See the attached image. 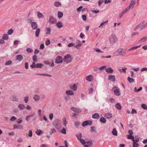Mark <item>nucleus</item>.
<instances>
[{
    "label": "nucleus",
    "mask_w": 147,
    "mask_h": 147,
    "mask_svg": "<svg viewBox=\"0 0 147 147\" xmlns=\"http://www.w3.org/2000/svg\"><path fill=\"white\" fill-rule=\"evenodd\" d=\"M126 49L119 48L114 53V55L118 56L119 55L124 56L126 54Z\"/></svg>",
    "instance_id": "f257e3e1"
},
{
    "label": "nucleus",
    "mask_w": 147,
    "mask_h": 147,
    "mask_svg": "<svg viewBox=\"0 0 147 147\" xmlns=\"http://www.w3.org/2000/svg\"><path fill=\"white\" fill-rule=\"evenodd\" d=\"M117 39V37L114 34H111L109 37V41L113 45L115 44Z\"/></svg>",
    "instance_id": "f03ea898"
},
{
    "label": "nucleus",
    "mask_w": 147,
    "mask_h": 147,
    "mask_svg": "<svg viewBox=\"0 0 147 147\" xmlns=\"http://www.w3.org/2000/svg\"><path fill=\"white\" fill-rule=\"evenodd\" d=\"M61 121L58 119H55L53 123V125L57 129H59L61 127Z\"/></svg>",
    "instance_id": "7ed1b4c3"
},
{
    "label": "nucleus",
    "mask_w": 147,
    "mask_h": 147,
    "mask_svg": "<svg viewBox=\"0 0 147 147\" xmlns=\"http://www.w3.org/2000/svg\"><path fill=\"white\" fill-rule=\"evenodd\" d=\"M63 61L66 63L71 62L72 61V58L70 54H67L65 55L63 59Z\"/></svg>",
    "instance_id": "20e7f679"
},
{
    "label": "nucleus",
    "mask_w": 147,
    "mask_h": 147,
    "mask_svg": "<svg viewBox=\"0 0 147 147\" xmlns=\"http://www.w3.org/2000/svg\"><path fill=\"white\" fill-rule=\"evenodd\" d=\"M63 61L62 58L60 56H58L55 59V62L56 64H59L62 63Z\"/></svg>",
    "instance_id": "39448f33"
},
{
    "label": "nucleus",
    "mask_w": 147,
    "mask_h": 147,
    "mask_svg": "<svg viewBox=\"0 0 147 147\" xmlns=\"http://www.w3.org/2000/svg\"><path fill=\"white\" fill-rule=\"evenodd\" d=\"M113 90H114V92L115 95L119 96L120 95V93L119 89L117 87L115 86L113 87Z\"/></svg>",
    "instance_id": "423d86ee"
},
{
    "label": "nucleus",
    "mask_w": 147,
    "mask_h": 147,
    "mask_svg": "<svg viewBox=\"0 0 147 147\" xmlns=\"http://www.w3.org/2000/svg\"><path fill=\"white\" fill-rule=\"evenodd\" d=\"M31 27L32 28L33 30H36V29H38V25L36 22H31Z\"/></svg>",
    "instance_id": "0eeeda50"
},
{
    "label": "nucleus",
    "mask_w": 147,
    "mask_h": 147,
    "mask_svg": "<svg viewBox=\"0 0 147 147\" xmlns=\"http://www.w3.org/2000/svg\"><path fill=\"white\" fill-rule=\"evenodd\" d=\"M49 21L50 23L52 24H55L56 23V19L51 16L50 17Z\"/></svg>",
    "instance_id": "6e6552de"
},
{
    "label": "nucleus",
    "mask_w": 147,
    "mask_h": 147,
    "mask_svg": "<svg viewBox=\"0 0 147 147\" xmlns=\"http://www.w3.org/2000/svg\"><path fill=\"white\" fill-rule=\"evenodd\" d=\"M92 123V121H85L82 122V125L83 127H85L87 125H90Z\"/></svg>",
    "instance_id": "1a4fd4ad"
},
{
    "label": "nucleus",
    "mask_w": 147,
    "mask_h": 147,
    "mask_svg": "<svg viewBox=\"0 0 147 147\" xmlns=\"http://www.w3.org/2000/svg\"><path fill=\"white\" fill-rule=\"evenodd\" d=\"M108 78L109 80L112 82H114L115 80V77L114 75H109Z\"/></svg>",
    "instance_id": "9d476101"
},
{
    "label": "nucleus",
    "mask_w": 147,
    "mask_h": 147,
    "mask_svg": "<svg viewBox=\"0 0 147 147\" xmlns=\"http://www.w3.org/2000/svg\"><path fill=\"white\" fill-rule=\"evenodd\" d=\"M136 3V1L135 0H132L130 3L129 6H128L130 9H133Z\"/></svg>",
    "instance_id": "9b49d317"
},
{
    "label": "nucleus",
    "mask_w": 147,
    "mask_h": 147,
    "mask_svg": "<svg viewBox=\"0 0 147 147\" xmlns=\"http://www.w3.org/2000/svg\"><path fill=\"white\" fill-rule=\"evenodd\" d=\"M65 93L67 95L69 96L73 95L74 94V92L71 90H67L66 91Z\"/></svg>",
    "instance_id": "f8f14e48"
},
{
    "label": "nucleus",
    "mask_w": 147,
    "mask_h": 147,
    "mask_svg": "<svg viewBox=\"0 0 147 147\" xmlns=\"http://www.w3.org/2000/svg\"><path fill=\"white\" fill-rule=\"evenodd\" d=\"M33 99L35 101H38L40 99V97L38 95L36 94L34 96Z\"/></svg>",
    "instance_id": "ddd939ff"
},
{
    "label": "nucleus",
    "mask_w": 147,
    "mask_h": 147,
    "mask_svg": "<svg viewBox=\"0 0 147 147\" xmlns=\"http://www.w3.org/2000/svg\"><path fill=\"white\" fill-rule=\"evenodd\" d=\"M145 22L144 21H143L140 22L136 27L135 28L134 30H136L138 29L140 27H143V25L144 24V22Z\"/></svg>",
    "instance_id": "4468645a"
},
{
    "label": "nucleus",
    "mask_w": 147,
    "mask_h": 147,
    "mask_svg": "<svg viewBox=\"0 0 147 147\" xmlns=\"http://www.w3.org/2000/svg\"><path fill=\"white\" fill-rule=\"evenodd\" d=\"M76 45L75 46V47L76 48H78V46L80 47L82 45L81 41L79 40H77L76 41Z\"/></svg>",
    "instance_id": "2eb2a0df"
},
{
    "label": "nucleus",
    "mask_w": 147,
    "mask_h": 147,
    "mask_svg": "<svg viewBox=\"0 0 147 147\" xmlns=\"http://www.w3.org/2000/svg\"><path fill=\"white\" fill-rule=\"evenodd\" d=\"M71 110L76 113H80L81 112V110L79 109H77L74 107H71Z\"/></svg>",
    "instance_id": "dca6fc26"
},
{
    "label": "nucleus",
    "mask_w": 147,
    "mask_h": 147,
    "mask_svg": "<svg viewBox=\"0 0 147 147\" xmlns=\"http://www.w3.org/2000/svg\"><path fill=\"white\" fill-rule=\"evenodd\" d=\"M86 79L88 81L91 82L93 80V76L92 75H88L86 77Z\"/></svg>",
    "instance_id": "f3484780"
},
{
    "label": "nucleus",
    "mask_w": 147,
    "mask_h": 147,
    "mask_svg": "<svg viewBox=\"0 0 147 147\" xmlns=\"http://www.w3.org/2000/svg\"><path fill=\"white\" fill-rule=\"evenodd\" d=\"M104 116L106 118L109 119L112 117V115L111 113H107L105 114Z\"/></svg>",
    "instance_id": "a211bd4d"
},
{
    "label": "nucleus",
    "mask_w": 147,
    "mask_h": 147,
    "mask_svg": "<svg viewBox=\"0 0 147 147\" xmlns=\"http://www.w3.org/2000/svg\"><path fill=\"white\" fill-rule=\"evenodd\" d=\"M70 88L74 91H76L77 90V86L76 84H74L73 85H70Z\"/></svg>",
    "instance_id": "6ab92c4d"
},
{
    "label": "nucleus",
    "mask_w": 147,
    "mask_h": 147,
    "mask_svg": "<svg viewBox=\"0 0 147 147\" xmlns=\"http://www.w3.org/2000/svg\"><path fill=\"white\" fill-rule=\"evenodd\" d=\"M11 100L13 101H18V99L16 96L13 95L11 97Z\"/></svg>",
    "instance_id": "aec40b11"
},
{
    "label": "nucleus",
    "mask_w": 147,
    "mask_h": 147,
    "mask_svg": "<svg viewBox=\"0 0 147 147\" xmlns=\"http://www.w3.org/2000/svg\"><path fill=\"white\" fill-rule=\"evenodd\" d=\"M92 118L94 119H98L100 117L99 114L97 113H95L92 115Z\"/></svg>",
    "instance_id": "412c9836"
},
{
    "label": "nucleus",
    "mask_w": 147,
    "mask_h": 147,
    "mask_svg": "<svg viewBox=\"0 0 147 147\" xmlns=\"http://www.w3.org/2000/svg\"><path fill=\"white\" fill-rule=\"evenodd\" d=\"M16 59L17 60L21 61L23 59V57L22 55H18L16 56Z\"/></svg>",
    "instance_id": "4be33fe9"
},
{
    "label": "nucleus",
    "mask_w": 147,
    "mask_h": 147,
    "mask_svg": "<svg viewBox=\"0 0 147 147\" xmlns=\"http://www.w3.org/2000/svg\"><path fill=\"white\" fill-rule=\"evenodd\" d=\"M36 75H39V76H48V77H51L52 76L51 75L49 74H46V73H45V74L37 73L36 74Z\"/></svg>",
    "instance_id": "5701e85b"
},
{
    "label": "nucleus",
    "mask_w": 147,
    "mask_h": 147,
    "mask_svg": "<svg viewBox=\"0 0 147 147\" xmlns=\"http://www.w3.org/2000/svg\"><path fill=\"white\" fill-rule=\"evenodd\" d=\"M14 129H22L23 127L20 125H16V124H14L13 125Z\"/></svg>",
    "instance_id": "b1692460"
},
{
    "label": "nucleus",
    "mask_w": 147,
    "mask_h": 147,
    "mask_svg": "<svg viewBox=\"0 0 147 147\" xmlns=\"http://www.w3.org/2000/svg\"><path fill=\"white\" fill-rule=\"evenodd\" d=\"M40 31V28H39L36 29V31H35V36L36 37H38L39 36Z\"/></svg>",
    "instance_id": "393cba45"
},
{
    "label": "nucleus",
    "mask_w": 147,
    "mask_h": 147,
    "mask_svg": "<svg viewBox=\"0 0 147 147\" xmlns=\"http://www.w3.org/2000/svg\"><path fill=\"white\" fill-rule=\"evenodd\" d=\"M105 70L107 72L109 73H111L113 71V70L110 67L106 69Z\"/></svg>",
    "instance_id": "a878e982"
},
{
    "label": "nucleus",
    "mask_w": 147,
    "mask_h": 147,
    "mask_svg": "<svg viewBox=\"0 0 147 147\" xmlns=\"http://www.w3.org/2000/svg\"><path fill=\"white\" fill-rule=\"evenodd\" d=\"M18 107L21 110H24L26 108L25 106L24 105L21 104H19Z\"/></svg>",
    "instance_id": "bb28decb"
},
{
    "label": "nucleus",
    "mask_w": 147,
    "mask_h": 147,
    "mask_svg": "<svg viewBox=\"0 0 147 147\" xmlns=\"http://www.w3.org/2000/svg\"><path fill=\"white\" fill-rule=\"evenodd\" d=\"M37 16L39 18H41L44 17L43 15L39 11L37 12Z\"/></svg>",
    "instance_id": "cd10ccee"
},
{
    "label": "nucleus",
    "mask_w": 147,
    "mask_h": 147,
    "mask_svg": "<svg viewBox=\"0 0 147 147\" xmlns=\"http://www.w3.org/2000/svg\"><path fill=\"white\" fill-rule=\"evenodd\" d=\"M100 121L102 123H105L106 122L107 120L104 117H102L100 118Z\"/></svg>",
    "instance_id": "c85d7f7f"
},
{
    "label": "nucleus",
    "mask_w": 147,
    "mask_h": 147,
    "mask_svg": "<svg viewBox=\"0 0 147 147\" xmlns=\"http://www.w3.org/2000/svg\"><path fill=\"white\" fill-rule=\"evenodd\" d=\"M57 26L59 28H60L63 27V25L61 23L60 21L59 22L56 24Z\"/></svg>",
    "instance_id": "c756f323"
},
{
    "label": "nucleus",
    "mask_w": 147,
    "mask_h": 147,
    "mask_svg": "<svg viewBox=\"0 0 147 147\" xmlns=\"http://www.w3.org/2000/svg\"><path fill=\"white\" fill-rule=\"evenodd\" d=\"M139 138L138 137H135V139L134 138V139L132 140V141L133 142L136 143H137L138 142H139Z\"/></svg>",
    "instance_id": "7c9ffc66"
},
{
    "label": "nucleus",
    "mask_w": 147,
    "mask_h": 147,
    "mask_svg": "<svg viewBox=\"0 0 147 147\" xmlns=\"http://www.w3.org/2000/svg\"><path fill=\"white\" fill-rule=\"evenodd\" d=\"M46 34L47 35L49 34L51 32V29L49 28H47L46 29Z\"/></svg>",
    "instance_id": "2f4dec72"
},
{
    "label": "nucleus",
    "mask_w": 147,
    "mask_h": 147,
    "mask_svg": "<svg viewBox=\"0 0 147 147\" xmlns=\"http://www.w3.org/2000/svg\"><path fill=\"white\" fill-rule=\"evenodd\" d=\"M62 120L63 122V124L64 126H65L67 123V122L66 120V117H64Z\"/></svg>",
    "instance_id": "473e14b6"
},
{
    "label": "nucleus",
    "mask_w": 147,
    "mask_h": 147,
    "mask_svg": "<svg viewBox=\"0 0 147 147\" xmlns=\"http://www.w3.org/2000/svg\"><path fill=\"white\" fill-rule=\"evenodd\" d=\"M116 108L118 110H121V106L119 103H116L115 105Z\"/></svg>",
    "instance_id": "72a5a7b5"
},
{
    "label": "nucleus",
    "mask_w": 147,
    "mask_h": 147,
    "mask_svg": "<svg viewBox=\"0 0 147 147\" xmlns=\"http://www.w3.org/2000/svg\"><path fill=\"white\" fill-rule=\"evenodd\" d=\"M94 49L96 52H98V53H103V51H102L100 49H99L95 48H94Z\"/></svg>",
    "instance_id": "f704fd0d"
},
{
    "label": "nucleus",
    "mask_w": 147,
    "mask_h": 147,
    "mask_svg": "<svg viewBox=\"0 0 147 147\" xmlns=\"http://www.w3.org/2000/svg\"><path fill=\"white\" fill-rule=\"evenodd\" d=\"M54 5L56 7H59L61 6V4L59 2L56 1L54 3Z\"/></svg>",
    "instance_id": "c9c22d12"
},
{
    "label": "nucleus",
    "mask_w": 147,
    "mask_h": 147,
    "mask_svg": "<svg viewBox=\"0 0 147 147\" xmlns=\"http://www.w3.org/2000/svg\"><path fill=\"white\" fill-rule=\"evenodd\" d=\"M43 66V65L42 63H37L36 64V67L37 68H41Z\"/></svg>",
    "instance_id": "e433bc0d"
},
{
    "label": "nucleus",
    "mask_w": 147,
    "mask_h": 147,
    "mask_svg": "<svg viewBox=\"0 0 147 147\" xmlns=\"http://www.w3.org/2000/svg\"><path fill=\"white\" fill-rule=\"evenodd\" d=\"M142 87H140L138 89H137V88L136 87L134 88V92H138L141 91V90H142Z\"/></svg>",
    "instance_id": "4c0bfd02"
},
{
    "label": "nucleus",
    "mask_w": 147,
    "mask_h": 147,
    "mask_svg": "<svg viewBox=\"0 0 147 147\" xmlns=\"http://www.w3.org/2000/svg\"><path fill=\"white\" fill-rule=\"evenodd\" d=\"M127 80L130 83H133L134 82V80L133 78H130L129 77L127 78Z\"/></svg>",
    "instance_id": "58836bf2"
},
{
    "label": "nucleus",
    "mask_w": 147,
    "mask_h": 147,
    "mask_svg": "<svg viewBox=\"0 0 147 147\" xmlns=\"http://www.w3.org/2000/svg\"><path fill=\"white\" fill-rule=\"evenodd\" d=\"M76 136L77 137L78 139L80 140L81 139L82 137V134L81 133L77 134L76 135Z\"/></svg>",
    "instance_id": "ea45409f"
},
{
    "label": "nucleus",
    "mask_w": 147,
    "mask_h": 147,
    "mask_svg": "<svg viewBox=\"0 0 147 147\" xmlns=\"http://www.w3.org/2000/svg\"><path fill=\"white\" fill-rule=\"evenodd\" d=\"M112 133L115 136L117 135V132L116 131L115 128H114L112 131Z\"/></svg>",
    "instance_id": "a19ab883"
},
{
    "label": "nucleus",
    "mask_w": 147,
    "mask_h": 147,
    "mask_svg": "<svg viewBox=\"0 0 147 147\" xmlns=\"http://www.w3.org/2000/svg\"><path fill=\"white\" fill-rule=\"evenodd\" d=\"M2 38L3 40H7L8 38V36L7 34H4Z\"/></svg>",
    "instance_id": "79ce46f5"
},
{
    "label": "nucleus",
    "mask_w": 147,
    "mask_h": 147,
    "mask_svg": "<svg viewBox=\"0 0 147 147\" xmlns=\"http://www.w3.org/2000/svg\"><path fill=\"white\" fill-rule=\"evenodd\" d=\"M147 40V37L145 36V37H144L142 38H141L140 40V42H142L145 41Z\"/></svg>",
    "instance_id": "37998d69"
},
{
    "label": "nucleus",
    "mask_w": 147,
    "mask_h": 147,
    "mask_svg": "<svg viewBox=\"0 0 147 147\" xmlns=\"http://www.w3.org/2000/svg\"><path fill=\"white\" fill-rule=\"evenodd\" d=\"M29 100V97L28 96H26L24 98V100L26 103H27Z\"/></svg>",
    "instance_id": "c03bdc74"
},
{
    "label": "nucleus",
    "mask_w": 147,
    "mask_h": 147,
    "mask_svg": "<svg viewBox=\"0 0 147 147\" xmlns=\"http://www.w3.org/2000/svg\"><path fill=\"white\" fill-rule=\"evenodd\" d=\"M140 45L139 46H135L134 47H132L131 48H130L129 50L128 51H129L130 50H134V49H136L140 47Z\"/></svg>",
    "instance_id": "a18cd8bd"
},
{
    "label": "nucleus",
    "mask_w": 147,
    "mask_h": 147,
    "mask_svg": "<svg viewBox=\"0 0 147 147\" xmlns=\"http://www.w3.org/2000/svg\"><path fill=\"white\" fill-rule=\"evenodd\" d=\"M13 32V30L12 29H9L7 32V34L8 35H11Z\"/></svg>",
    "instance_id": "49530a36"
},
{
    "label": "nucleus",
    "mask_w": 147,
    "mask_h": 147,
    "mask_svg": "<svg viewBox=\"0 0 147 147\" xmlns=\"http://www.w3.org/2000/svg\"><path fill=\"white\" fill-rule=\"evenodd\" d=\"M63 16V13L62 12L59 11L58 13V17L59 18H61Z\"/></svg>",
    "instance_id": "de8ad7c7"
},
{
    "label": "nucleus",
    "mask_w": 147,
    "mask_h": 147,
    "mask_svg": "<svg viewBox=\"0 0 147 147\" xmlns=\"http://www.w3.org/2000/svg\"><path fill=\"white\" fill-rule=\"evenodd\" d=\"M141 107L144 109H147V106L145 104H142L141 105Z\"/></svg>",
    "instance_id": "09e8293b"
},
{
    "label": "nucleus",
    "mask_w": 147,
    "mask_h": 147,
    "mask_svg": "<svg viewBox=\"0 0 147 147\" xmlns=\"http://www.w3.org/2000/svg\"><path fill=\"white\" fill-rule=\"evenodd\" d=\"M32 59L33 61H34L36 62L37 61V56L36 55H34L32 57Z\"/></svg>",
    "instance_id": "8fccbe9b"
},
{
    "label": "nucleus",
    "mask_w": 147,
    "mask_h": 147,
    "mask_svg": "<svg viewBox=\"0 0 147 147\" xmlns=\"http://www.w3.org/2000/svg\"><path fill=\"white\" fill-rule=\"evenodd\" d=\"M130 9V8L129 7H128L125 9L123 11L125 13H127V11H128Z\"/></svg>",
    "instance_id": "3c124183"
},
{
    "label": "nucleus",
    "mask_w": 147,
    "mask_h": 147,
    "mask_svg": "<svg viewBox=\"0 0 147 147\" xmlns=\"http://www.w3.org/2000/svg\"><path fill=\"white\" fill-rule=\"evenodd\" d=\"M36 134L38 135H40L42 133V131L40 130L37 129L36 131Z\"/></svg>",
    "instance_id": "603ef678"
},
{
    "label": "nucleus",
    "mask_w": 147,
    "mask_h": 147,
    "mask_svg": "<svg viewBox=\"0 0 147 147\" xmlns=\"http://www.w3.org/2000/svg\"><path fill=\"white\" fill-rule=\"evenodd\" d=\"M61 133L63 134H66V131L64 127L62 129L61 131Z\"/></svg>",
    "instance_id": "864d4df0"
},
{
    "label": "nucleus",
    "mask_w": 147,
    "mask_h": 147,
    "mask_svg": "<svg viewBox=\"0 0 147 147\" xmlns=\"http://www.w3.org/2000/svg\"><path fill=\"white\" fill-rule=\"evenodd\" d=\"M127 69L126 68H122L121 69H119V71L120 72H123L124 73H125L126 72V70Z\"/></svg>",
    "instance_id": "5fc2aeb1"
},
{
    "label": "nucleus",
    "mask_w": 147,
    "mask_h": 147,
    "mask_svg": "<svg viewBox=\"0 0 147 147\" xmlns=\"http://www.w3.org/2000/svg\"><path fill=\"white\" fill-rule=\"evenodd\" d=\"M26 51L28 53H32L33 52V50L31 49L28 48L26 49Z\"/></svg>",
    "instance_id": "6e6d98bb"
},
{
    "label": "nucleus",
    "mask_w": 147,
    "mask_h": 147,
    "mask_svg": "<svg viewBox=\"0 0 147 147\" xmlns=\"http://www.w3.org/2000/svg\"><path fill=\"white\" fill-rule=\"evenodd\" d=\"M35 62L34 61L32 63V65H30L31 67L32 68H34L36 67V64H35Z\"/></svg>",
    "instance_id": "4d7b16f0"
},
{
    "label": "nucleus",
    "mask_w": 147,
    "mask_h": 147,
    "mask_svg": "<svg viewBox=\"0 0 147 147\" xmlns=\"http://www.w3.org/2000/svg\"><path fill=\"white\" fill-rule=\"evenodd\" d=\"M108 22V20H107V21H106L105 22H102L100 24V26H99L98 27L100 28V27L102 26L104 24H107Z\"/></svg>",
    "instance_id": "13d9d810"
},
{
    "label": "nucleus",
    "mask_w": 147,
    "mask_h": 147,
    "mask_svg": "<svg viewBox=\"0 0 147 147\" xmlns=\"http://www.w3.org/2000/svg\"><path fill=\"white\" fill-rule=\"evenodd\" d=\"M56 131L55 130V129H52L51 130V131L50 132V135L52 134L53 133H56Z\"/></svg>",
    "instance_id": "bf43d9fd"
},
{
    "label": "nucleus",
    "mask_w": 147,
    "mask_h": 147,
    "mask_svg": "<svg viewBox=\"0 0 147 147\" xmlns=\"http://www.w3.org/2000/svg\"><path fill=\"white\" fill-rule=\"evenodd\" d=\"M139 146V144L134 142L133 143V147H138Z\"/></svg>",
    "instance_id": "052dcab7"
},
{
    "label": "nucleus",
    "mask_w": 147,
    "mask_h": 147,
    "mask_svg": "<svg viewBox=\"0 0 147 147\" xmlns=\"http://www.w3.org/2000/svg\"><path fill=\"white\" fill-rule=\"evenodd\" d=\"M12 63V62L11 61H9L5 63V65H8L11 64Z\"/></svg>",
    "instance_id": "680f3d73"
},
{
    "label": "nucleus",
    "mask_w": 147,
    "mask_h": 147,
    "mask_svg": "<svg viewBox=\"0 0 147 147\" xmlns=\"http://www.w3.org/2000/svg\"><path fill=\"white\" fill-rule=\"evenodd\" d=\"M80 125V123L78 121H76L74 123V125L77 127Z\"/></svg>",
    "instance_id": "e2e57ef3"
},
{
    "label": "nucleus",
    "mask_w": 147,
    "mask_h": 147,
    "mask_svg": "<svg viewBox=\"0 0 147 147\" xmlns=\"http://www.w3.org/2000/svg\"><path fill=\"white\" fill-rule=\"evenodd\" d=\"M75 45L74 43H71L68 45V46L69 47H71L73 46H74L75 47Z\"/></svg>",
    "instance_id": "0e129e2a"
},
{
    "label": "nucleus",
    "mask_w": 147,
    "mask_h": 147,
    "mask_svg": "<svg viewBox=\"0 0 147 147\" xmlns=\"http://www.w3.org/2000/svg\"><path fill=\"white\" fill-rule=\"evenodd\" d=\"M80 142L83 144H84L86 143L85 140L82 139H81L79 140Z\"/></svg>",
    "instance_id": "69168bd1"
},
{
    "label": "nucleus",
    "mask_w": 147,
    "mask_h": 147,
    "mask_svg": "<svg viewBox=\"0 0 147 147\" xmlns=\"http://www.w3.org/2000/svg\"><path fill=\"white\" fill-rule=\"evenodd\" d=\"M132 135H127V138L128 139H130L132 140L134 139V137L132 136Z\"/></svg>",
    "instance_id": "338daca9"
},
{
    "label": "nucleus",
    "mask_w": 147,
    "mask_h": 147,
    "mask_svg": "<svg viewBox=\"0 0 147 147\" xmlns=\"http://www.w3.org/2000/svg\"><path fill=\"white\" fill-rule=\"evenodd\" d=\"M50 43V41L49 39H47L45 41V44L47 45H48Z\"/></svg>",
    "instance_id": "774afa93"
}]
</instances>
